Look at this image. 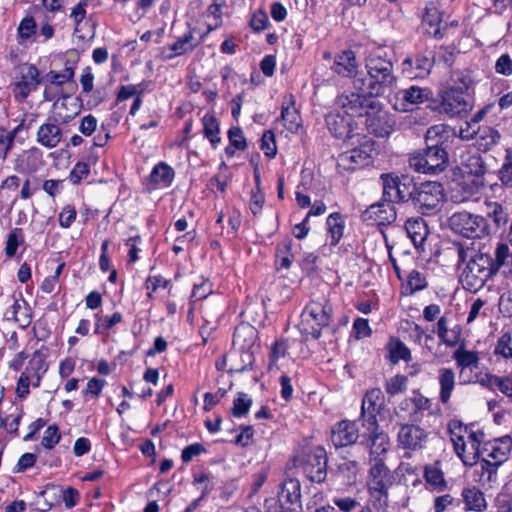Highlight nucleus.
Returning <instances> with one entry per match:
<instances>
[{
  "label": "nucleus",
  "mask_w": 512,
  "mask_h": 512,
  "mask_svg": "<svg viewBox=\"0 0 512 512\" xmlns=\"http://www.w3.org/2000/svg\"><path fill=\"white\" fill-rule=\"evenodd\" d=\"M494 354L504 359H512V335L509 332L502 334L498 338Z\"/></svg>",
  "instance_id": "54"
},
{
  "label": "nucleus",
  "mask_w": 512,
  "mask_h": 512,
  "mask_svg": "<svg viewBox=\"0 0 512 512\" xmlns=\"http://www.w3.org/2000/svg\"><path fill=\"white\" fill-rule=\"evenodd\" d=\"M430 95L431 91L428 88H422L416 85L400 89L396 93L394 108L400 112L410 111L414 106L427 101Z\"/></svg>",
  "instance_id": "16"
},
{
  "label": "nucleus",
  "mask_w": 512,
  "mask_h": 512,
  "mask_svg": "<svg viewBox=\"0 0 512 512\" xmlns=\"http://www.w3.org/2000/svg\"><path fill=\"white\" fill-rule=\"evenodd\" d=\"M22 229L14 228L7 236L5 253L8 257H13L16 254L18 246L23 243Z\"/></svg>",
  "instance_id": "56"
},
{
  "label": "nucleus",
  "mask_w": 512,
  "mask_h": 512,
  "mask_svg": "<svg viewBox=\"0 0 512 512\" xmlns=\"http://www.w3.org/2000/svg\"><path fill=\"white\" fill-rule=\"evenodd\" d=\"M365 68L367 76L355 77L353 80V86L358 91L370 96H381L397 82L392 59L384 48L377 47L367 54Z\"/></svg>",
  "instance_id": "2"
},
{
  "label": "nucleus",
  "mask_w": 512,
  "mask_h": 512,
  "mask_svg": "<svg viewBox=\"0 0 512 512\" xmlns=\"http://www.w3.org/2000/svg\"><path fill=\"white\" fill-rule=\"evenodd\" d=\"M397 213L392 202L383 199L367 207L361 214V219L368 225L386 226L395 222Z\"/></svg>",
  "instance_id": "12"
},
{
  "label": "nucleus",
  "mask_w": 512,
  "mask_h": 512,
  "mask_svg": "<svg viewBox=\"0 0 512 512\" xmlns=\"http://www.w3.org/2000/svg\"><path fill=\"white\" fill-rule=\"evenodd\" d=\"M357 61L355 57V53L351 50L342 51L341 53L337 54L334 58L333 65L331 66V69L337 73L338 75H341L343 77H352L356 76L357 72Z\"/></svg>",
  "instance_id": "27"
},
{
  "label": "nucleus",
  "mask_w": 512,
  "mask_h": 512,
  "mask_svg": "<svg viewBox=\"0 0 512 512\" xmlns=\"http://www.w3.org/2000/svg\"><path fill=\"white\" fill-rule=\"evenodd\" d=\"M384 405V395L379 388L368 390L362 400L361 413L364 423L371 421V418L377 420V414Z\"/></svg>",
  "instance_id": "25"
},
{
  "label": "nucleus",
  "mask_w": 512,
  "mask_h": 512,
  "mask_svg": "<svg viewBox=\"0 0 512 512\" xmlns=\"http://www.w3.org/2000/svg\"><path fill=\"white\" fill-rule=\"evenodd\" d=\"M8 320L13 319L21 328H26L31 323L29 307L25 300H14L10 309L5 313Z\"/></svg>",
  "instance_id": "35"
},
{
  "label": "nucleus",
  "mask_w": 512,
  "mask_h": 512,
  "mask_svg": "<svg viewBox=\"0 0 512 512\" xmlns=\"http://www.w3.org/2000/svg\"><path fill=\"white\" fill-rule=\"evenodd\" d=\"M512 451V437L505 435L493 440L487 441L482 446V454L488 460L498 465H502L509 457Z\"/></svg>",
  "instance_id": "20"
},
{
  "label": "nucleus",
  "mask_w": 512,
  "mask_h": 512,
  "mask_svg": "<svg viewBox=\"0 0 512 512\" xmlns=\"http://www.w3.org/2000/svg\"><path fill=\"white\" fill-rule=\"evenodd\" d=\"M499 467L500 465L483 458L475 469V473L478 475L477 481L479 484L487 489L493 488L497 484V472Z\"/></svg>",
  "instance_id": "28"
},
{
  "label": "nucleus",
  "mask_w": 512,
  "mask_h": 512,
  "mask_svg": "<svg viewBox=\"0 0 512 512\" xmlns=\"http://www.w3.org/2000/svg\"><path fill=\"white\" fill-rule=\"evenodd\" d=\"M392 484L393 477L388 467L381 460L376 461L369 471L367 479L368 491L389 490Z\"/></svg>",
  "instance_id": "24"
},
{
  "label": "nucleus",
  "mask_w": 512,
  "mask_h": 512,
  "mask_svg": "<svg viewBox=\"0 0 512 512\" xmlns=\"http://www.w3.org/2000/svg\"><path fill=\"white\" fill-rule=\"evenodd\" d=\"M383 187V198L392 203L407 202L416 190L413 178L394 173H383L380 176Z\"/></svg>",
  "instance_id": "6"
},
{
  "label": "nucleus",
  "mask_w": 512,
  "mask_h": 512,
  "mask_svg": "<svg viewBox=\"0 0 512 512\" xmlns=\"http://www.w3.org/2000/svg\"><path fill=\"white\" fill-rule=\"evenodd\" d=\"M487 216L496 226V228H504L509 221V213L506 207L498 202L487 203Z\"/></svg>",
  "instance_id": "42"
},
{
  "label": "nucleus",
  "mask_w": 512,
  "mask_h": 512,
  "mask_svg": "<svg viewBox=\"0 0 512 512\" xmlns=\"http://www.w3.org/2000/svg\"><path fill=\"white\" fill-rule=\"evenodd\" d=\"M369 502L376 510L385 509L388 506V490L368 491Z\"/></svg>",
  "instance_id": "60"
},
{
  "label": "nucleus",
  "mask_w": 512,
  "mask_h": 512,
  "mask_svg": "<svg viewBox=\"0 0 512 512\" xmlns=\"http://www.w3.org/2000/svg\"><path fill=\"white\" fill-rule=\"evenodd\" d=\"M364 117L367 130L377 137L389 136L394 131L396 122L393 115L384 110L377 100H374Z\"/></svg>",
  "instance_id": "9"
},
{
  "label": "nucleus",
  "mask_w": 512,
  "mask_h": 512,
  "mask_svg": "<svg viewBox=\"0 0 512 512\" xmlns=\"http://www.w3.org/2000/svg\"><path fill=\"white\" fill-rule=\"evenodd\" d=\"M74 77L73 67H65L62 71H49L44 77L43 82H48L51 85L62 88V86L71 81Z\"/></svg>",
  "instance_id": "48"
},
{
  "label": "nucleus",
  "mask_w": 512,
  "mask_h": 512,
  "mask_svg": "<svg viewBox=\"0 0 512 512\" xmlns=\"http://www.w3.org/2000/svg\"><path fill=\"white\" fill-rule=\"evenodd\" d=\"M330 313L331 307L325 299L311 301L301 314L300 330L314 338H319L322 327L329 324Z\"/></svg>",
  "instance_id": "5"
},
{
  "label": "nucleus",
  "mask_w": 512,
  "mask_h": 512,
  "mask_svg": "<svg viewBox=\"0 0 512 512\" xmlns=\"http://www.w3.org/2000/svg\"><path fill=\"white\" fill-rule=\"evenodd\" d=\"M442 199V185L427 181L419 186L416 185V190L410 200L421 214L432 215L438 211Z\"/></svg>",
  "instance_id": "8"
},
{
  "label": "nucleus",
  "mask_w": 512,
  "mask_h": 512,
  "mask_svg": "<svg viewBox=\"0 0 512 512\" xmlns=\"http://www.w3.org/2000/svg\"><path fill=\"white\" fill-rule=\"evenodd\" d=\"M122 321V314L115 312L112 316L100 317L97 315L95 333L102 334L109 331L113 326Z\"/></svg>",
  "instance_id": "57"
},
{
  "label": "nucleus",
  "mask_w": 512,
  "mask_h": 512,
  "mask_svg": "<svg viewBox=\"0 0 512 512\" xmlns=\"http://www.w3.org/2000/svg\"><path fill=\"white\" fill-rule=\"evenodd\" d=\"M228 139L235 149L244 150L247 147L246 139L240 127L230 128L228 131Z\"/></svg>",
  "instance_id": "64"
},
{
  "label": "nucleus",
  "mask_w": 512,
  "mask_h": 512,
  "mask_svg": "<svg viewBox=\"0 0 512 512\" xmlns=\"http://www.w3.org/2000/svg\"><path fill=\"white\" fill-rule=\"evenodd\" d=\"M174 179V170L166 163H159L150 173V181L162 187L171 185Z\"/></svg>",
  "instance_id": "38"
},
{
  "label": "nucleus",
  "mask_w": 512,
  "mask_h": 512,
  "mask_svg": "<svg viewBox=\"0 0 512 512\" xmlns=\"http://www.w3.org/2000/svg\"><path fill=\"white\" fill-rule=\"evenodd\" d=\"M365 432L361 435L364 443L370 449L371 454L381 455L385 453L389 445V437L380 430L377 420L371 418L368 423H363Z\"/></svg>",
  "instance_id": "17"
},
{
  "label": "nucleus",
  "mask_w": 512,
  "mask_h": 512,
  "mask_svg": "<svg viewBox=\"0 0 512 512\" xmlns=\"http://www.w3.org/2000/svg\"><path fill=\"white\" fill-rule=\"evenodd\" d=\"M292 462L293 466L300 469L310 481H325L328 457L323 447H313L309 439H304L294 448Z\"/></svg>",
  "instance_id": "3"
},
{
  "label": "nucleus",
  "mask_w": 512,
  "mask_h": 512,
  "mask_svg": "<svg viewBox=\"0 0 512 512\" xmlns=\"http://www.w3.org/2000/svg\"><path fill=\"white\" fill-rule=\"evenodd\" d=\"M493 68L497 75L506 78L512 77V52L500 54L496 58Z\"/></svg>",
  "instance_id": "53"
},
{
  "label": "nucleus",
  "mask_w": 512,
  "mask_h": 512,
  "mask_svg": "<svg viewBox=\"0 0 512 512\" xmlns=\"http://www.w3.org/2000/svg\"><path fill=\"white\" fill-rule=\"evenodd\" d=\"M473 80L471 73L466 70L451 71L445 81V89L457 93H468L472 87Z\"/></svg>",
  "instance_id": "30"
},
{
  "label": "nucleus",
  "mask_w": 512,
  "mask_h": 512,
  "mask_svg": "<svg viewBox=\"0 0 512 512\" xmlns=\"http://www.w3.org/2000/svg\"><path fill=\"white\" fill-rule=\"evenodd\" d=\"M427 286L425 277L417 270H412L407 277V289L410 294L422 290Z\"/></svg>",
  "instance_id": "59"
},
{
  "label": "nucleus",
  "mask_w": 512,
  "mask_h": 512,
  "mask_svg": "<svg viewBox=\"0 0 512 512\" xmlns=\"http://www.w3.org/2000/svg\"><path fill=\"white\" fill-rule=\"evenodd\" d=\"M402 66L403 72L408 76L424 77L432 69L433 59L423 54H417L415 57L404 59Z\"/></svg>",
  "instance_id": "26"
},
{
  "label": "nucleus",
  "mask_w": 512,
  "mask_h": 512,
  "mask_svg": "<svg viewBox=\"0 0 512 512\" xmlns=\"http://www.w3.org/2000/svg\"><path fill=\"white\" fill-rule=\"evenodd\" d=\"M252 405V399L248 396V394L239 392L237 397L234 399L232 414L235 417H242L246 415Z\"/></svg>",
  "instance_id": "55"
},
{
  "label": "nucleus",
  "mask_w": 512,
  "mask_h": 512,
  "mask_svg": "<svg viewBox=\"0 0 512 512\" xmlns=\"http://www.w3.org/2000/svg\"><path fill=\"white\" fill-rule=\"evenodd\" d=\"M457 137L455 129L446 124H437L429 127L425 134L426 145L433 148H442L448 152Z\"/></svg>",
  "instance_id": "21"
},
{
  "label": "nucleus",
  "mask_w": 512,
  "mask_h": 512,
  "mask_svg": "<svg viewBox=\"0 0 512 512\" xmlns=\"http://www.w3.org/2000/svg\"><path fill=\"white\" fill-rule=\"evenodd\" d=\"M405 229L415 246L421 245L428 235L427 226L422 218L408 219Z\"/></svg>",
  "instance_id": "36"
},
{
  "label": "nucleus",
  "mask_w": 512,
  "mask_h": 512,
  "mask_svg": "<svg viewBox=\"0 0 512 512\" xmlns=\"http://www.w3.org/2000/svg\"><path fill=\"white\" fill-rule=\"evenodd\" d=\"M359 437V428L354 421L342 420L331 431V441L336 448L352 445Z\"/></svg>",
  "instance_id": "22"
},
{
  "label": "nucleus",
  "mask_w": 512,
  "mask_h": 512,
  "mask_svg": "<svg viewBox=\"0 0 512 512\" xmlns=\"http://www.w3.org/2000/svg\"><path fill=\"white\" fill-rule=\"evenodd\" d=\"M256 330L249 324H240L233 335V345L242 351L249 350L255 343Z\"/></svg>",
  "instance_id": "33"
},
{
  "label": "nucleus",
  "mask_w": 512,
  "mask_h": 512,
  "mask_svg": "<svg viewBox=\"0 0 512 512\" xmlns=\"http://www.w3.org/2000/svg\"><path fill=\"white\" fill-rule=\"evenodd\" d=\"M500 138L501 135L495 128L487 125L478 126L475 145L478 150L486 152L496 146L499 143Z\"/></svg>",
  "instance_id": "32"
},
{
  "label": "nucleus",
  "mask_w": 512,
  "mask_h": 512,
  "mask_svg": "<svg viewBox=\"0 0 512 512\" xmlns=\"http://www.w3.org/2000/svg\"><path fill=\"white\" fill-rule=\"evenodd\" d=\"M200 44V39L194 36V31L190 30L185 33L182 37L178 38L171 46L170 50L174 52L176 56L185 54L192 51L195 47Z\"/></svg>",
  "instance_id": "41"
},
{
  "label": "nucleus",
  "mask_w": 512,
  "mask_h": 512,
  "mask_svg": "<svg viewBox=\"0 0 512 512\" xmlns=\"http://www.w3.org/2000/svg\"><path fill=\"white\" fill-rule=\"evenodd\" d=\"M438 382L440 386L439 400L443 404L450 401L455 387V373L451 368H440L438 370Z\"/></svg>",
  "instance_id": "34"
},
{
  "label": "nucleus",
  "mask_w": 512,
  "mask_h": 512,
  "mask_svg": "<svg viewBox=\"0 0 512 512\" xmlns=\"http://www.w3.org/2000/svg\"><path fill=\"white\" fill-rule=\"evenodd\" d=\"M442 16V4L439 0H431L426 3L422 14V26L427 34L436 39L443 37L441 31Z\"/></svg>",
  "instance_id": "19"
},
{
  "label": "nucleus",
  "mask_w": 512,
  "mask_h": 512,
  "mask_svg": "<svg viewBox=\"0 0 512 512\" xmlns=\"http://www.w3.org/2000/svg\"><path fill=\"white\" fill-rule=\"evenodd\" d=\"M408 378L405 375L397 374L385 382V391L390 396L404 393L407 390Z\"/></svg>",
  "instance_id": "52"
},
{
  "label": "nucleus",
  "mask_w": 512,
  "mask_h": 512,
  "mask_svg": "<svg viewBox=\"0 0 512 512\" xmlns=\"http://www.w3.org/2000/svg\"><path fill=\"white\" fill-rule=\"evenodd\" d=\"M473 104L469 93H457L443 90L440 102L435 108L440 114L449 117L463 116L472 110Z\"/></svg>",
  "instance_id": "11"
},
{
  "label": "nucleus",
  "mask_w": 512,
  "mask_h": 512,
  "mask_svg": "<svg viewBox=\"0 0 512 512\" xmlns=\"http://www.w3.org/2000/svg\"><path fill=\"white\" fill-rule=\"evenodd\" d=\"M390 359L393 363H397L400 360L410 361L411 351L410 349L399 339H391L389 343Z\"/></svg>",
  "instance_id": "49"
},
{
  "label": "nucleus",
  "mask_w": 512,
  "mask_h": 512,
  "mask_svg": "<svg viewBox=\"0 0 512 512\" xmlns=\"http://www.w3.org/2000/svg\"><path fill=\"white\" fill-rule=\"evenodd\" d=\"M461 500L465 511L483 512L487 509L484 494L476 487L464 488L461 492Z\"/></svg>",
  "instance_id": "29"
},
{
  "label": "nucleus",
  "mask_w": 512,
  "mask_h": 512,
  "mask_svg": "<svg viewBox=\"0 0 512 512\" xmlns=\"http://www.w3.org/2000/svg\"><path fill=\"white\" fill-rule=\"evenodd\" d=\"M453 358L461 369L476 368L479 362L478 352L469 351L463 347L454 351Z\"/></svg>",
  "instance_id": "46"
},
{
  "label": "nucleus",
  "mask_w": 512,
  "mask_h": 512,
  "mask_svg": "<svg viewBox=\"0 0 512 512\" xmlns=\"http://www.w3.org/2000/svg\"><path fill=\"white\" fill-rule=\"evenodd\" d=\"M450 229L466 238H481L489 234L487 219L468 211L453 213L448 219Z\"/></svg>",
  "instance_id": "4"
},
{
  "label": "nucleus",
  "mask_w": 512,
  "mask_h": 512,
  "mask_svg": "<svg viewBox=\"0 0 512 512\" xmlns=\"http://www.w3.org/2000/svg\"><path fill=\"white\" fill-rule=\"evenodd\" d=\"M332 502L341 512H353L361 506L356 498L350 496H334Z\"/></svg>",
  "instance_id": "58"
},
{
  "label": "nucleus",
  "mask_w": 512,
  "mask_h": 512,
  "mask_svg": "<svg viewBox=\"0 0 512 512\" xmlns=\"http://www.w3.org/2000/svg\"><path fill=\"white\" fill-rule=\"evenodd\" d=\"M261 149L264 154L273 158L276 155L277 147L275 143V137L272 131H266L261 138Z\"/></svg>",
  "instance_id": "61"
},
{
  "label": "nucleus",
  "mask_w": 512,
  "mask_h": 512,
  "mask_svg": "<svg viewBox=\"0 0 512 512\" xmlns=\"http://www.w3.org/2000/svg\"><path fill=\"white\" fill-rule=\"evenodd\" d=\"M284 486L285 483H282V491L277 499L271 498L266 501L267 512H286L284 503L288 502V494H284Z\"/></svg>",
  "instance_id": "62"
},
{
  "label": "nucleus",
  "mask_w": 512,
  "mask_h": 512,
  "mask_svg": "<svg viewBox=\"0 0 512 512\" xmlns=\"http://www.w3.org/2000/svg\"><path fill=\"white\" fill-rule=\"evenodd\" d=\"M203 131L205 137L210 141L213 147H216L220 142L219 137V122L213 114H205L202 118Z\"/></svg>",
  "instance_id": "43"
},
{
  "label": "nucleus",
  "mask_w": 512,
  "mask_h": 512,
  "mask_svg": "<svg viewBox=\"0 0 512 512\" xmlns=\"http://www.w3.org/2000/svg\"><path fill=\"white\" fill-rule=\"evenodd\" d=\"M497 177L504 187L512 188V148L506 149Z\"/></svg>",
  "instance_id": "47"
},
{
  "label": "nucleus",
  "mask_w": 512,
  "mask_h": 512,
  "mask_svg": "<svg viewBox=\"0 0 512 512\" xmlns=\"http://www.w3.org/2000/svg\"><path fill=\"white\" fill-rule=\"evenodd\" d=\"M456 454L461 458L464 465L473 466L477 464V460L482 454V446L463 440V451L455 450Z\"/></svg>",
  "instance_id": "45"
},
{
  "label": "nucleus",
  "mask_w": 512,
  "mask_h": 512,
  "mask_svg": "<svg viewBox=\"0 0 512 512\" xmlns=\"http://www.w3.org/2000/svg\"><path fill=\"white\" fill-rule=\"evenodd\" d=\"M287 348L288 345L283 339L277 340L274 343L270 353L269 371L271 373L279 371L284 366Z\"/></svg>",
  "instance_id": "40"
},
{
  "label": "nucleus",
  "mask_w": 512,
  "mask_h": 512,
  "mask_svg": "<svg viewBox=\"0 0 512 512\" xmlns=\"http://www.w3.org/2000/svg\"><path fill=\"white\" fill-rule=\"evenodd\" d=\"M62 138L61 128L53 123L42 124L37 131V141L46 148L56 147Z\"/></svg>",
  "instance_id": "31"
},
{
  "label": "nucleus",
  "mask_w": 512,
  "mask_h": 512,
  "mask_svg": "<svg viewBox=\"0 0 512 512\" xmlns=\"http://www.w3.org/2000/svg\"><path fill=\"white\" fill-rule=\"evenodd\" d=\"M471 245L457 247L458 260L466 263L460 275V281L466 290L477 292L502 268L512 266V252L507 243L498 241L492 250L486 244L477 249Z\"/></svg>",
  "instance_id": "1"
},
{
  "label": "nucleus",
  "mask_w": 512,
  "mask_h": 512,
  "mask_svg": "<svg viewBox=\"0 0 512 512\" xmlns=\"http://www.w3.org/2000/svg\"><path fill=\"white\" fill-rule=\"evenodd\" d=\"M449 154L442 148H433L426 145L423 152L414 154L409 159L410 166L420 173H439L446 169Z\"/></svg>",
  "instance_id": "7"
},
{
  "label": "nucleus",
  "mask_w": 512,
  "mask_h": 512,
  "mask_svg": "<svg viewBox=\"0 0 512 512\" xmlns=\"http://www.w3.org/2000/svg\"><path fill=\"white\" fill-rule=\"evenodd\" d=\"M44 363L40 357L34 356L25 371L21 373L16 387V393L20 398L29 394V385L31 382L35 386L39 385L41 374L45 372Z\"/></svg>",
  "instance_id": "18"
},
{
  "label": "nucleus",
  "mask_w": 512,
  "mask_h": 512,
  "mask_svg": "<svg viewBox=\"0 0 512 512\" xmlns=\"http://www.w3.org/2000/svg\"><path fill=\"white\" fill-rule=\"evenodd\" d=\"M372 145L365 141L359 147L341 153L337 158V166L344 171H354L371 162Z\"/></svg>",
  "instance_id": "13"
},
{
  "label": "nucleus",
  "mask_w": 512,
  "mask_h": 512,
  "mask_svg": "<svg viewBox=\"0 0 512 512\" xmlns=\"http://www.w3.org/2000/svg\"><path fill=\"white\" fill-rule=\"evenodd\" d=\"M43 79L38 68L33 64H23L19 67V75L12 84V92L17 102H24L35 91Z\"/></svg>",
  "instance_id": "10"
},
{
  "label": "nucleus",
  "mask_w": 512,
  "mask_h": 512,
  "mask_svg": "<svg viewBox=\"0 0 512 512\" xmlns=\"http://www.w3.org/2000/svg\"><path fill=\"white\" fill-rule=\"evenodd\" d=\"M326 225L331 238V245L335 246L343 236L344 220L339 213H332L328 216Z\"/></svg>",
  "instance_id": "44"
},
{
  "label": "nucleus",
  "mask_w": 512,
  "mask_h": 512,
  "mask_svg": "<svg viewBox=\"0 0 512 512\" xmlns=\"http://www.w3.org/2000/svg\"><path fill=\"white\" fill-rule=\"evenodd\" d=\"M448 429L450 432V439L453 443L454 450H462L463 451V439L465 438V433H468V427L463 426L458 421H451L448 425Z\"/></svg>",
  "instance_id": "51"
},
{
  "label": "nucleus",
  "mask_w": 512,
  "mask_h": 512,
  "mask_svg": "<svg viewBox=\"0 0 512 512\" xmlns=\"http://www.w3.org/2000/svg\"><path fill=\"white\" fill-rule=\"evenodd\" d=\"M19 129L20 126H17L13 130H7L3 127H0V158L2 160L7 158V155L14 144V140Z\"/></svg>",
  "instance_id": "50"
},
{
  "label": "nucleus",
  "mask_w": 512,
  "mask_h": 512,
  "mask_svg": "<svg viewBox=\"0 0 512 512\" xmlns=\"http://www.w3.org/2000/svg\"><path fill=\"white\" fill-rule=\"evenodd\" d=\"M374 97L362 91H359V93L351 92L339 96L336 103L346 115L352 118L353 116L362 117L374 102Z\"/></svg>",
  "instance_id": "14"
},
{
  "label": "nucleus",
  "mask_w": 512,
  "mask_h": 512,
  "mask_svg": "<svg viewBox=\"0 0 512 512\" xmlns=\"http://www.w3.org/2000/svg\"><path fill=\"white\" fill-rule=\"evenodd\" d=\"M268 23H269V18H268V15L265 11L263 10H257L255 11L252 16H251V19H250V27L256 31V32H260L264 29L267 28L268 26Z\"/></svg>",
  "instance_id": "63"
},
{
  "label": "nucleus",
  "mask_w": 512,
  "mask_h": 512,
  "mask_svg": "<svg viewBox=\"0 0 512 512\" xmlns=\"http://www.w3.org/2000/svg\"><path fill=\"white\" fill-rule=\"evenodd\" d=\"M427 438L428 433L416 424H402L397 434L398 446L410 451L423 449Z\"/></svg>",
  "instance_id": "15"
},
{
  "label": "nucleus",
  "mask_w": 512,
  "mask_h": 512,
  "mask_svg": "<svg viewBox=\"0 0 512 512\" xmlns=\"http://www.w3.org/2000/svg\"><path fill=\"white\" fill-rule=\"evenodd\" d=\"M461 165L465 173L481 177L486 173V164L479 154L463 155L461 157Z\"/></svg>",
  "instance_id": "37"
},
{
  "label": "nucleus",
  "mask_w": 512,
  "mask_h": 512,
  "mask_svg": "<svg viewBox=\"0 0 512 512\" xmlns=\"http://www.w3.org/2000/svg\"><path fill=\"white\" fill-rule=\"evenodd\" d=\"M353 118L340 112H330L326 116L329 131L336 137L351 140L355 135L352 127Z\"/></svg>",
  "instance_id": "23"
},
{
  "label": "nucleus",
  "mask_w": 512,
  "mask_h": 512,
  "mask_svg": "<svg viewBox=\"0 0 512 512\" xmlns=\"http://www.w3.org/2000/svg\"><path fill=\"white\" fill-rule=\"evenodd\" d=\"M424 478L426 482L433 488L442 491L446 487L444 474L439 467V462L426 465L424 468Z\"/></svg>",
  "instance_id": "39"
}]
</instances>
